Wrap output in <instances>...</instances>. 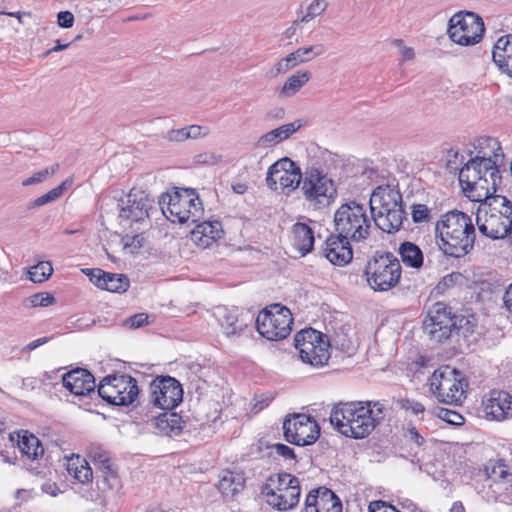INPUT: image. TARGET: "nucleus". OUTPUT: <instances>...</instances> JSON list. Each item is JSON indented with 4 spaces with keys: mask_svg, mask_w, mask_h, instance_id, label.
<instances>
[{
    "mask_svg": "<svg viewBox=\"0 0 512 512\" xmlns=\"http://www.w3.org/2000/svg\"><path fill=\"white\" fill-rule=\"evenodd\" d=\"M473 148V156L461 168L449 160L447 169L458 172L462 190L471 201H482L496 193L501 185L505 155L500 142L490 136L476 138Z\"/></svg>",
    "mask_w": 512,
    "mask_h": 512,
    "instance_id": "obj_1",
    "label": "nucleus"
},
{
    "mask_svg": "<svg viewBox=\"0 0 512 512\" xmlns=\"http://www.w3.org/2000/svg\"><path fill=\"white\" fill-rule=\"evenodd\" d=\"M385 417V405L380 401H354L337 404L331 411L330 422L342 435L363 439Z\"/></svg>",
    "mask_w": 512,
    "mask_h": 512,
    "instance_id": "obj_2",
    "label": "nucleus"
},
{
    "mask_svg": "<svg viewBox=\"0 0 512 512\" xmlns=\"http://www.w3.org/2000/svg\"><path fill=\"white\" fill-rule=\"evenodd\" d=\"M435 230L437 245L445 255L463 257L474 247L475 227L472 218L464 212L445 213L437 221Z\"/></svg>",
    "mask_w": 512,
    "mask_h": 512,
    "instance_id": "obj_3",
    "label": "nucleus"
},
{
    "mask_svg": "<svg viewBox=\"0 0 512 512\" xmlns=\"http://www.w3.org/2000/svg\"><path fill=\"white\" fill-rule=\"evenodd\" d=\"M479 202L481 205L476 217L479 231L491 239L512 235V202L495 193Z\"/></svg>",
    "mask_w": 512,
    "mask_h": 512,
    "instance_id": "obj_4",
    "label": "nucleus"
},
{
    "mask_svg": "<svg viewBox=\"0 0 512 512\" xmlns=\"http://www.w3.org/2000/svg\"><path fill=\"white\" fill-rule=\"evenodd\" d=\"M369 206L372 222L383 232L394 233L401 228L405 212L398 190L389 185L378 186L370 196Z\"/></svg>",
    "mask_w": 512,
    "mask_h": 512,
    "instance_id": "obj_5",
    "label": "nucleus"
},
{
    "mask_svg": "<svg viewBox=\"0 0 512 512\" xmlns=\"http://www.w3.org/2000/svg\"><path fill=\"white\" fill-rule=\"evenodd\" d=\"M159 205L164 216L173 223H195L204 211L198 193L191 188H179L172 194H163Z\"/></svg>",
    "mask_w": 512,
    "mask_h": 512,
    "instance_id": "obj_6",
    "label": "nucleus"
},
{
    "mask_svg": "<svg viewBox=\"0 0 512 512\" xmlns=\"http://www.w3.org/2000/svg\"><path fill=\"white\" fill-rule=\"evenodd\" d=\"M429 388L440 403L460 406L466 399L468 382L462 372L446 365L436 369L430 376Z\"/></svg>",
    "mask_w": 512,
    "mask_h": 512,
    "instance_id": "obj_7",
    "label": "nucleus"
},
{
    "mask_svg": "<svg viewBox=\"0 0 512 512\" xmlns=\"http://www.w3.org/2000/svg\"><path fill=\"white\" fill-rule=\"evenodd\" d=\"M372 227L371 216L363 204L349 201L342 204L334 213L335 232L351 241L361 242L370 235Z\"/></svg>",
    "mask_w": 512,
    "mask_h": 512,
    "instance_id": "obj_8",
    "label": "nucleus"
},
{
    "mask_svg": "<svg viewBox=\"0 0 512 512\" xmlns=\"http://www.w3.org/2000/svg\"><path fill=\"white\" fill-rule=\"evenodd\" d=\"M261 494L273 509L287 511L293 509L299 502L300 481L289 473L271 475L262 486Z\"/></svg>",
    "mask_w": 512,
    "mask_h": 512,
    "instance_id": "obj_9",
    "label": "nucleus"
},
{
    "mask_svg": "<svg viewBox=\"0 0 512 512\" xmlns=\"http://www.w3.org/2000/svg\"><path fill=\"white\" fill-rule=\"evenodd\" d=\"M369 286L375 291H388L401 276V265L391 253L377 254L366 265Z\"/></svg>",
    "mask_w": 512,
    "mask_h": 512,
    "instance_id": "obj_10",
    "label": "nucleus"
},
{
    "mask_svg": "<svg viewBox=\"0 0 512 512\" xmlns=\"http://www.w3.org/2000/svg\"><path fill=\"white\" fill-rule=\"evenodd\" d=\"M292 325V313L280 304L266 307L256 318L257 331L270 341L285 339L291 333Z\"/></svg>",
    "mask_w": 512,
    "mask_h": 512,
    "instance_id": "obj_11",
    "label": "nucleus"
},
{
    "mask_svg": "<svg viewBox=\"0 0 512 512\" xmlns=\"http://www.w3.org/2000/svg\"><path fill=\"white\" fill-rule=\"evenodd\" d=\"M484 31V22L479 15L463 11L450 18L447 29L449 38L460 46L478 44L482 40Z\"/></svg>",
    "mask_w": 512,
    "mask_h": 512,
    "instance_id": "obj_12",
    "label": "nucleus"
},
{
    "mask_svg": "<svg viewBox=\"0 0 512 512\" xmlns=\"http://www.w3.org/2000/svg\"><path fill=\"white\" fill-rule=\"evenodd\" d=\"M139 394L137 381L130 375H108L98 385V395L116 406L132 404Z\"/></svg>",
    "mask_w": 512,
    "mask_h": 512,
    "instance_id": "obj_13",
    "label": "nucleus"
},
{
    "mask_svg": "<svg viewBox=\"0 0 512 512\" xmlns=\"http://www.w3.org/2000/svg\"><path fill=\"white\" fill-rule=\"evenodd\" d=\"M295 348L302 362L313 367H322L330 358V344L324 335L312 328L299 331L295 335Z\"/></svg>",
    "mask_w": 512,
    "mask_h": 512,
    "instance_id": "obj_14",
    "label": "nucleus"
},
{
    "mask_svg": "<svg viewBox=\"0 0 512 512\" xmlns=\"http://www.w3.org/2000/svg\"><path fill=\"white\" fill-rule=\"evenodd\" d=\"M301 183L305 199L314 206L328 205L336 197L334 181L318 168H307Z\"/></svg>",
    "mask_w": 512,
    "mask_h": 512,
    "instance_id": "obj_15",
    "label": "nucleus"
},
{
    "mask_svg": "<svg viewBox=\"0 0 512 512\" xmlns=\"http://www.w3.org/2000/svg\"><path fill=\"white\" fill-rule=\"evenodd\" d=\"M301 180L300 167L287 157L276 161L267 171V186L277 192L290 194L300 186Z\"/></svg>",
    "mask_w": 512,
    "mask_h": 512,
    "instance_id": "obj_16",
    "label": "nucleus"
},
{
    "mask_svg": "<svg viewBox=\"0 0 512 512\" xmlns=\"http://www.w3.org/2000/svg\"><path fill=\"white\" fill-rule=\"evenodd\" d=\"M286 441L297 446H307L315 443L320 435L317 422L306 414H295L283 423Z\"/></svg>",
    "mask_w": 512,
    "mask_h": 512,
    "instance_id": "obj_17",
    "label": "nucleus"
},
{
    "mask_svg": "<svg viewBox=\"0 0 512 512\" xmlns=\"http://www.w3.org/2000/svg\"><path fill=\"white\" fill-rule=\"evenodd\" d=\"M150 402L162 410H172L183 399V389L178 380L171 376H158L149 386Z\"/></svg>",
    "mask_w": 512,
    "mask_h": 512,
    "instance_id": "obj_18",
    "label": "nucleus"
},
{
    "mask_svg": "<svg viewBox=\"0 0 512 512\" xmlns=\"http://www.w3.org/2000/svg\"><path fill=\"white\" fill-rule=\"evenodd\" d=\"M456 326L450 309L441 302L435 303L423 321L424 331L434 340L441 342L449 337Z\"/></svg>",
    "mask_w": 512,
    "mask_h": 512,
    "instance_id": "obj_19",
    "label": "nucleus"
},
{
    "mask_svg": "<svg viewBox=\"0 0 512 512\" xmlns=\"http://www.w3.org/2000/svg\"><path fill=\"white\" fill-rule=\"evenodd\" d=\"M153 200L143 191L131 190L126 199L120 201L119 218L123 221L143 222L149 217Z\"/></svg>",
    "mask_w": 512,
    "mask_h": 512,
    "instance_id": "obj_20",
    "label": "nucleus"
},
{
    "mask_svg": "<svg viewBox=\"0 0 512 512\" xmlns=\"http://www.w3.org/2000/svg\"><path fill=\"white\" fill-rule=\"evenodd\" d=\"M350 241V238L342 237L339 233L330 235L324 243L323 255L335 266L347 265L353 258Z\"/></svg>",
    "mask_w": 512,
    "mask_h": 512,
    "instance_id": "obj_21",
    "label": "nucleus"
},
{
    "mask_svg": "<svg viewBox=\"0 0 512 512\" xmlns=\"http://www.w3.org/2000/svg\"><path fill=\"white\" fill-rule=\"evenodd\" d=\"M305 512H342V503L332 490L319 487L306 496Z\"/></svg>",
    "mask_w": 512,
    "mask_h": 512,
    "instance_id": "obj_22",
    "label": "nucleus"
},
{
    "mask_svg": "<svg viewBox=\"0 0 512 512\" xmlns=\"http://www.w3.org/2000/svg\"><path fill=\"white\" fill-rule=\"evenodd\" d=\"M82 272L98 288L109 292L124 293L130 285L128 277L124 274L109 273L99 268H85L82 269Z\"/></svg>",
    "mask_w": 512,
    "mask_h": 512,
    "instance_id": "obj_23",
    "label": "nucleus"
},
{
    "mask_svg": "<svg viewBox=\"0 0 512 512\" xmlns=\"http://www.w3.org/2000/svg\"><path fill=\"white\" fill-rule=\"evenodd\" d=\"M484 412L494 420H504L512 415V396L502 390H493L483 400Z\"/></svg>",
    "mask_w": 512,
    "mask_h": 512,
    "instance_id": "obj_24",
    "label": "nucleus"
},
{
    "mask_svg": "<svg viewBox=\"0 0 512 512\" xmlns=\"http://www.w3.org/2000/svg\"><path fill=\"white\" fill-rule=\"evenodd\" d=\"M62 383L75 396H86L95 391L94 376L88 370L82 368L64 374Z\"/></svg>",
    "mask_w": 512,
    "mask_h": 512,
    "instance_id": "obj_25",
    "label": "nucleus"
},
{
    "mask_svg": "<svg viewBox=\"0 0 512 512\" xmlns=\"http://www.w3.org/2000/svg\"><path fill=\"white\" fill-rule=\"evenodd\" d=\"M223 233L219 221H203L191 231L192 242L201 249H207L221 238Z\"/></svg>",
    "mask_w": 512,
    "mask_h": 512,
    "instance_id": "obj_26",
    "label": "nucleus"
},
{
    "mask_svg": "<svg viewBox=\"0 0 512 512\" xmlns=\"http://www.w3.org/2000/svg\"><path fill=\"white\" fill-rule=\"evenodd\" d=\"M492 58L499 69L512 78V34L501 36L496 41Z\"/></svg>",
    "mask_w": 512,
    "mask_h": 512,
    "instance_id": "obj_27",
    "label": "nucleus"
},
{
    "mask_svg": "<svg viewBox=\"0 0 512 512\" xmlns=\"http://www.w3.org/2000/svg\"><path fill=\"white\" fill-rule=\"evenodd\" d=\"M314 241V229L310 225L297 222L292 226L291 242L301 256H305L312 251Z\"/></svg>",
    "mask_w": 512,
    "mask_h": 512,
    "instance_id": "obj_28",
    "label": "nucleus"
},
{
    "mask_svg": "<svg viewBox=\"0 0 512 512\" xmlns=\"http://www.w3.org/2000/svg\"><path fill=\"white\" fill-rule=\"evenodd\" d=\"M154 427L159 435L175 437L181 434L184 421L175 412H164L154 419Z\"/></svg>",
    "mask_w": 512,
    "mask_h": 512,
    "instance_id": "obj_29",
    "label": "nucleus"
},
{
    "mask_svg": "<svg viewBox=\"0 0 512 512\" xmlns=\"http://www.w3.org/2000/svg\"><path fill=\"white\" fill-rule=\"evenodd\" d=\"M10 439L12 442H17L20 452L29 459H37L44 453V448L40 440L28 431L17 432L16 436L14 434H10Z\"/></svg>",
    "mask_w": 512,
    "mask_h": 512,
    "instance_id": "obj_30",
    "label": "nucleus"
},
{
    "mask_svg": "<svg viewBox=\"0 0 512 512\" xmlns=\"http://www.w3.org/2000/svg\"><path fill=\"white\" fill-rule=\"evenodd\" d=\"M245 486V478L242 473L224 471L220 477L218 488L225 497H234Z\"/></svg>",
    "mask_w": 512,
    "mask_h": 512,
    "instance_id": "obj_31",
    "label": "nucleus"
},
{
    "mask_svg": "<svg viewBox=\"0 0 512 512\" xmlns=\"http://www.w3.org/2000/svg\"><path fill=\"white\" fill-rule=\"evenodd\" d=\"M218 313L220 325L228 337L240 334L247 326L245 321L239 318L237 310H227L223 308L220 309Z\"/></svg>",
    "mask_w": 512,
    "mask_h": 512,
    "instance_id": "obj_32",
    "label": "nucleus"
},
{
    "mask_svg": "<svg viewBox=\"0 0 512 512\" xmlns=\"http://www.w3.org/2000/svg\"><path fill=\"white\" fill-rule=\"evenodd\" d=\"M87 455L94 466L100 469L104 474L111 476L115 475L110 454L103 447L92 444L88 448Z\"/></svg>",
    "mask_w": 512,
    "mask_h": 512,
    "instance_id": "obj_33",
    "label": "nucleus"
},
{
    "mask_svg": "<svg viewBox=\"0 0 512 512\" xmlns=\"http://www.w3.org/2000/svg\"><path fill=\"white\" fill-rule=\"evenodd\" d=\"M311 79L309 71L299 70L287 78L280 89L279 96L289 98L298 93Z\"/></svg>",
    "mask_w": 512,
    "mask_h": 512,
    "instance_id": "obj_34",
    "label": "nucleus"
},
{
    "mask_svg": "<svg viewBox=\"0 0 512 512\" xmlns=\"http://www.w3.org/2000/svg\"><path fill=\"white\" fill-rule=\"evenodd\" d=\"M399 254L403 264L407 267L419 269L423 265L422 250L412 242H403L399 247Z\"/></svg>",
    "mask_w": 512,
    "mask_h": 512,
    "instance_id": "obj_35",
    "label": "nucleus"
},
{
    "mask_svg": "<svg viewBox=\"0 0 512 512\" xmlns=\"http://www.w3.org/2000/svg\"><path fill=\"white\" fill-rule=\"evenodd\" d=\"M67 471L80 483H88L92 480V469L88 462L79 455L68 459Z\"/></svg>",
    "mask_w": 512,
    "mask_h": 512,
    "instance_id": "obj_36",
    "label": "nucleus"
},
{
    "mask_svg": "<svg viewBox=\"0 0 512 512\" xmlns=\"http://www.w3.org/2000/svg\"><path fill=\"white\" fill-rule=\"evenodd\" d=\"M73 184L72 178H67L64 180L61 184H59L57 187L51 189L47 193L41 195L40 197H37L33 201H31L28 204L29 209H34L37 207L44 206L46 204H49L51 202H54L61 198L64 194V192L69 189Z\"/></svg>",
    "mask_w": 512,
    "mask_h": 512,
    "instance_id": "obj_37",
    "label": "nucleus"
},
{
    "mask_svg": "<svg viewBox=\"0 0 512 512\" xmlns=\"http://www.w3.org/2000/svg\"><path fill=\"white\" fill-rule=\"evenodd\" d=\"M323 52V45H314L310 47L298 48L287 56L294 68L301 63L312 60L314 57L321 55Z\"/></svg>",
    "mask_w": 512,
    "mask_h": 512,
    "instance_id": "obj_38",
    "label": "nucleus"
},
{
    "mask_svg": "<svg viewBox=\"0 0 512 512\" xmlns=\"http://www.w3.org/2000/svg\"><path fill=\"white\" fill-rule=\"evenodd\" d=\"M484 472L487 480L492 482L505 480L509 476L507 466L502 461H489Z\"/></svg>",
    "mask_w": 512,
    "mask_h": 512,
    "instance_id": "obj_39",
    "label": "nucleus"
},
{
    "mask_svg": "<svg viewBox=\"0 0 512 512\" xmlns=\"http://www.w3.org/2000/svg\"><path fill=\"white\" fill-rule=\"evenodd\" d=\"M53 273L52 264L49 261H41L32 266L29 271V279L34 283L46 281Z\"/></svg>",
    "mask_w": 512,
    "mask_h": 512,
    "instance_id": "obj_40",
    "label": "nucleus"
},
{
    "mask_svg": "<svg viewBox=\"0 0 512 512\" xmlns=\"http://www.w3.org/2000/svg\"><path fill=\"white\" fill-rule=\"evenodd\" d=\"M59 170V164L55 163L52 166L46 167L38 172H35L32 176L22 181V186L27 187L43 183L50 177H52Z\"/></svg>",
    "mask_w": 512,
    "mask_h": 512,
    "instance_id": "obj_41",
    "label": "nucleus"
},
{
    "mask_svg": "<svg viewBox=\"0 0 512 512\" xmlns=\"http://www.w3.org/2000/svg\"><path fill=\"white\" fill-rule=\"evenodd\" d=\"M328 3L326 0H313L308 5L306 13L300 18V22L308 23L315 17L321 15L327 8Z\"/></svg>",
    "mask_w": 512,
    "mask_h": 512,
    "instance_id": "obj_42",
    "label": "nucleus"
},
{
    "mask_svg": "<svg viewBox=\"0 0 512 512\" xmlns=\"http://www.w3.org/2000/svg\"><path fill=\"white\" fill-rule=\"evenodd\" d=\"M303 126L302 120L298 119L290 123L283 124L275 128L276 135L281 142L289 139L294 133H296Z\"/></svg>",
    "mask_w": 512,
    "mask_h": 512,
    "instance_id": "obj_43",
    "label": "nucleus"
},
{
    "mask_svg": "<svg viewBox=\"0 0 512 512\" xmlns=\"http://www.w3.org/2000/svg\"><path fill=\"white\" fill-rule=\"evenodd\" d=\"M437 416L447 422L448 424H451V425H454V426H460V425H463L464 424V417L454 411V410H450V409H447V408H438L437 409Z\"/></svg>",
    "mask_w": 512,
    "mask_h": 512,
    "instance_id": "obj_44",
    "label": "nucleus"
},
{
    "mask_svg": "<svg viewBox=\"0 0 512 512\" xmlns=\"http://www.w3.org/2000/svg\"><path fill=\"white\" fill-rule=\"evenodd\" d=\"M148 318L146 313L134 314L123 321V327L129 330L141 328L149 324Z\"/></svg>",
    "mask_w": 512,
    "mask_h": 512,
    "instance_id": "obj_45",
    "label": "nucleus"
},
{
    "mask_svg": "<svg viewBox=\"0 0 512 512\" xmlns=\"http://www.w3.org/2000/svg\"><path fill=\"white\" fill-rule=\"evenodd\" d=\"M281 143L280 139L276 135V132L274 129L270 130L269 132L263 134L258 138V140L255 143L256 148L260 149H268L271 147L276 146L277 144Z\"/></svg>",
    "mask_w": 512,
    "mask_h": 512,
    "instance_id": "obj_46",
    "label": "nucleus"
},
{
    "mask_svg": "<svg viewBox=\"0 0 512 512\" xmlns=\"http://www.w3.org/2000/svg\"><path fill=\"white\" fill-rule=\"evenodd\" d=\"M411 216L415 223L428 222L431 218V210L424 204H414Z\"/></svg>",
    "mask_w": 512,
    "mask_h": 512,
    "instance_id": "obj_47",
    "label": "nucleus"
},
{
    "mask_svg": "<svg viewBox=\"0 0 512 512\" xmlns=\"http://www.w3.org/2000/svg\"><path fill=\"white\" fill-rule=\"evenodd\" d=\"M55 301L53 295L48 292L36 293L29 297V302L33 307H46Z\"/></svg>",
    "mask_w": 512,
    "mask_h": 512,
    "instance_id": "obj_48",
    "label": "nucleus"
},
{
    "mask_svg": "<svg viewBox=\"0 0 512 512\" xmlns=\"http://www.w3.org/2000/svg\"><path fill=\"white\" fill-rule=\"evenodd\" d=\"M400 406L402 409L412 413L413 415H419L425 412V406L421 402L414 399H402L400 401Z\"/></svg>",
    "mask_w": 512,
    "mask_h": 512,
    "instance_id": "obj_49",
    "label": "nucleus"
},
{
    "mask_svg": "<svg viewBox=\"0 0 512 512\" xmlns=\"http://www.w3.org/2000/svg\"><path fill=\"white\" fill-rule=\"evenodd\" d=\"M271 453L282 457L284 460H294L295 453L292 448L282 443H275L270 446Z\"/></svg>",
    "mask_w": 512,
    "mask_h": 512,
    "instance_id": "obj_50",
    "label": "nucleus"
},
{
    "mask_svg": "<svg viewBox=\"0 0 512 512\" xmlns=\"http://www.w3.org/2000/svg\"><path fill=\"white\" fill-rule=\"evenodd\" d=\"M221 161V156L213 152H204L194 157V162L200 165H216Z\"/></svg>",
    "mask_w": 512,
    "mask_h": 512,
    "instance_id": "obj_51",
    "label": "nucleus"
},
{
    "mask_svg": "<svg viewBox=\"0 0 512 512\" xmlns=\"http://www.w3.org/2000/svg\"><path fill=\"white\" fill-rule=\"evenodd\" d=\"M291 69H293V66L288 58V56H285L283 57L282 59H280L274 66L273 68L271 69L270 71V76L271 77H276L280 74H285L287 73L288 71H290Z\"/></svg>",
    "mask_w": 512,
    "mask_h": 512,
    "instance_id": "obj_52",
    "label": "nucleus"
},
{
    "mask_svg": "<svg viewBox=\"0 0 512 512\" xmlns=\"http://www.w3.org/2000/svg\"><path fill=\"white\" fill-rule=\"evenodd\" d=\"M163 138L169 142H183L187 140L186 128L171 129L164 134Z\"/></svg>",
    "mask_w": 512,
    "mask_h": 512,
    "instance_id": "obj_53",
    "label": "nucleus"
},
{
    "mask_svg": "<svg viewBox=\"0 0 512 512\" xmlns=\"http://www.w3.org/2000/svg\"><path fill=\"white\" fill-rule=\"evenodd\" d=\"M187 139H198L205 137L209 134L208 127L200 125H189L186 126Z\"/></svg>",
    "mask_w": 512,
    "mask_h": 512,
    "instance_id": "obj_54",
    "label": "nucleus"
},
{
    "mask_svg": "<svg viewBox=\"0 0 512 512\" xmlns=\"http://www.w3.org/2000/svg\"><path fill=\"white\" fill-rule=\"evenodd\" d=\"M75 18L70 11H60L57 14V24L61 28H71L74 24Z\"/></svg>",
    "mask_w": 512,
    "mask_h": 512,
    "instance_id": "obj_55",
    "label": "nucleus"
},
{
    "mask_svg": "<svg viewBox=\"0 0 512 512\" xmlns=\"http://www.w3.org/2000/svg\"><path fill=\"white\" fill-rule=\"evenodd\" d=\"M369 512H399V510L384 501H374L369 505Z\"/></svg>",
    "mask_w": 512,
    "mask_h": 512,
    "instance_id": "obj_56",
    "label": "nucleus"
},
{
    "mask_svg": "<svg viewBox=\"0 0 512 512\" xmlns=\"http://www.w3.org/2000/svg\"><path fill=\"white\" fill-rule=\"evenodd\" d=\"M403 40L401 39H396L394 41V44L400 48V55H401V60L402 61H409V60H412L415 56L414 54V50L410 47H406L404 46L403 44Z\"/></svg>",
    "mask_w": 512,
    "mask_h": 512,
    "instance_id": "obj_57",
    "label": "nucleus"
},
{
    "mask_svg": "<svg viewBox=\"0 0 512 512\" xmlns=\"http://www.w3.org/2000/svg\"><path fill=\"white\" fill-rule=\"evenodd\" d=\"M405 437L407 440L414 442L416 445L421 446L425 442L424 438L420 435L416 427L409 426L406 430Z\"/></svg>",
    "mask_w": 512,
    "mask_h": 512,
    "instance_id": "obj_58",
    "label": "nucleus"
},
{
    "mask_svg": "<svg viewBox=\"0 0 512 512\" xmlns=\"http://www.w3.org/2000/svg\"><path fill=\"white\" fill-rule=\"evenodd\" d=\"M504 306L508 313L512 316V283L506 289L503 296Z\"/></svg>",
    "mask_w": 512,
    "mask_h": 512,
    "instance_id": "obj_59",
    "label": "nucleus"
},
{
    "mask_svg": "<svg viewBox=\"0 0 512 512\" xmlns=\"http://www.w3.org/2000/svg\"><path fill=\"white\" fill-rule=\"evenodd\" d=\"M47 341H48L47 337H42V338L36 339V340L30 342L27 346H25L24 350H29V351L34 350L37 347L45 344Z\"/></svg>",
    "mask_w": 512,
    "mask_h": 512,
    "instance_id": "obj_60",
    "label": "nucleus"
},
{
    "mask_svg": "<svg viewBox=\"0 0 512 512\" xmlns=\"http://www.w3.org/2000/svg\"><path fill=\"white\" fill-rule=\"evenodd\" d=\"M42 489L52 496H56L59 492V488L55 484H44Z\"/></svg>",
    "mask_w": 512,
    "mask_h": 512,
    "instance_id": "obj_61",
    "label": "nucleus"
},
{
    "mask_svg": "<svg viewBox=\"0 0 512 512\" xmlns=\"http://www.w3.org/2000/svg\"><path fill=\"white\" fill-rule=\"evenodd\" d=\"M69 46H70V43L61 44L59 41H57V44L52 49H49L48 51L45 52V56H47V55H49V54H51L53 52H58V51L65 50Z\"/></svg>",
    "mask_w": 512,
    "mask_h": 512,
    "instance_id": "obj_62",
    "label": "nucleus"
},
{
    "mask_svg": "<svg viewBox=\"0 0 512 512\" xmlns=\"http://www.w3.org/2000/svg\"><path fill=\"white\" fill-rule=\"evenodd\" d=\"M232 190L236 194H244L247 190V186H246V184H243V183H236V184L232 185Z\"/></svg>",
    "mask_w": 512,
    "mask_h": 512,
    "instance_id": "obj_63",
    "label": "nucleus"
},
{
    "mask_svg": "<svg viewBox=\"0 0 512 512\" xmlns=\"http://www.w3.org/2000/svg\"><path fill=\"white\" fill-rule=\"evenodd\" d=\"M450 512H465V508L460 501H456L452 504Z\"/></svg>",
    "mask_w": 512,
    "mask_h": 512,
    "instance_id": "obj_64",
    "label": "nucleus"
}]
</instances>
